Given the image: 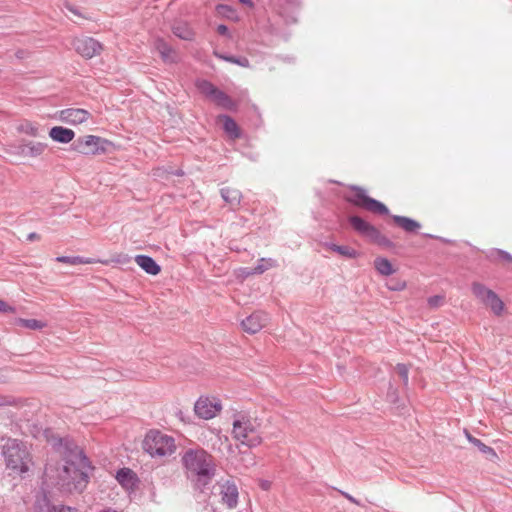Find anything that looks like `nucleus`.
Instances as JSON below:
<instances>
[{
    "instance_id": "1",
    "label": "nucleus",
    "mask_w": 512,
    "mask_h": 512,
    "mask_svg": "<svg viewBox=\"0 0 512 512\" xmlns=\"http://www.w3.org/2000/svg\"><path fill=\"white\" fill-rule=\"evenodd\" d=\"M182 463L200 490H203L215 475L214 459L203 449L187 450L182 456Z\"/></svg>"
},
{
    "instance_id": "2",
    "label": "nucleus",
    "mask_w": 512,
    "mask_h": 512,
    "mask_svg": "<svg viewBox=\"0 0 512 512\" xmlns=\"http://www.w3.org/2000/svg\"><path fill=\"white\" fill-rule=\"evenodd\" d=\"M260 422L246 412H235L232 416V437L249 448L257 447L262 442Z\"/></svg>"
},
{
    "instance_id": "3",
    "label": "nucleus",
    "mask_w": 512,
    "mask_h": 512,
    "mask_svg": "<svg viewBox=\"0 0 512 512\" xmlns=\"http://www.w3.org/2000/svg\"><path fill=\"white\" fill-rule=\"evenodd\" d=\"M143 450L152 458H167L176 452L175 439L159 430H150L142 443Z\"/></svg>"
},
{
    "instance_id": "4",
    "label": "nucleus",
    "mask_w": 512,
    "mask_h": 512,
    "mask_svg": "<svg viewBox=\"0 0 512 512\" xmlns=\"http://www.w3.org/2000/svg\"><path fill=\"white\" fill-rule=\"evenodd\" d=\"M3 454L8 468L20 474L29 470L31 458L25 443L8 439L3 447Z\"/></svg>"
},
{
    "instance_id": "5",
    "label": "nucleus",
    "mask_w": 512,
    "mask_h": 512,
    "mask_svg": "<svg viewBox=\"0 0 512 512\" xmlns=\"http://www.w3.org/2000/svg\"><path fill=\"white\" fill-rule=\"evenodd\" d=\"M87 483V475L78 469L73 463L63 465L56 482L61 488L72 491L82 490Z\"/></svg>"
},
{
    "instance_id": "6",
    "label": "nucleus",
    "mask_w": 512,
    "mask_h": 512,
    "mask_svg": "<svg viewBox=\"0 0 512 512\" xmlns=\"http://www.w3.org/2000/svg\"><path fill=\"white\" fill-rule=\"evenodd\" d=\"M473 295L486 307L499 316L504 310V303L499 296L491 289L479 282L472 283L471 286Z\"/></svg>"
},
{
    "instance_id": "7",
    "label": "nucleus",
    "mask_w": 512,
    "mask_h": 512,
    "mask_svg": "<svg viewBox=\"0 0 512 512\" xmlns=\"http://www.w3.org/2000/svg\"><path fill=\"white\" fill-rule=\"evenodd\" d=\"M352 190L353 194L347 198L349 202L376 214H389L388 208L380 201L369 197L364 189L353 187Z\"/></svg>"
},
{
    "instance_id": "8",
    "label": "nucleus",
    "mask_w": 512,
    "mask_h": 512,
    "mask_svg": "<svg viewBox=\"0 0 512 512\" xmlns=\"http://www.w3.org/2000/svg\"><path fill=\"white\" fill-rule=\"evenodd\" d=\"M108 144V141L102 139L101 137L94 135H87L81 138H78L73 146L74 149L85 155H95L105 152V145Z\"/></svg>"
},
{
    "instance_id": "9",
    "label": "nucleus",
    "mask_w": 512,
    "mask_h": 512,
    "mask_svg": "<svg viewBox=\"0 0 512 512\" xmlns=\"http://www.w3.org/2000/svg\"><path fill=\"white\" fill-rule=\"evenodd\" d=\"M221 409V402L217 398L200 397L194 406L197 416L205 420L214 418Z\"/></svg>"
},
{
    "instance_id": "10",
    "label": "nucleus",
    "mask_w": 512,
    "mask_h": 512,
    "mask_svg": "<svg viewBox=\"0 0 512 512\" xmlns=\"http://www.w3.org/2000/svg\"><path fill=\"white\" fill-rule=\"evenodd\" d=\"M73 46L77 53L87 59L98 55L102 50V45L91 37L76 38L73 41Z\"/></svg>"
},
{
    "instance_id": "11",
    "label": "nucleus",
    "mask_w": 512,
    "mask_h": 512,
    "mask_svg": "<svg viewBox=\"0 0 512 512\" xmlns=\"http://www.w3.org/2000/svg\"><path fill=\"white\" fill-rule=\"evenodd\" d=\"M268 321L269 317L265 312L256 311L242 320L241 326L245 332L255 334L265 327Z\"/></svg>"
},
{
    "instance_id": "12",
    "label": "nucleus",
    "mask_w": 512,
    "mask_h": 512,
    "mask_svg": "<svg viewBox=\"0 0 512 512\" xmlns=\"http://www.w3.org/2000/svg\"><path fill=\"white\" fill-rule=\"evenodd\" d=\"M89 116L90 113L87 110L80 108H68L59 112V119L72 125L84 123Z\"/></svg>"
},
{
    "instance_id": "13",
    "label": "nucleus",
    "mask_w": 512,
    "mask_h": 512,
    "mask_svg": "<svg viewBox=\"0 0 512 512\" xmlns=\"http://www.w3.org/2000/svg\"><path fill=\"white\" fill-rule=\"evenodd\" d=\"M47 148V144L41 142L29 141L22 143L16 147L17 154L25 157H37L44 153Z\"/></svg>"
},
{
    "instance_id": "14",
    "label": "nucleus",
    "mask_w": 512,
    "mask_h": 512,
    "mask_svg": "<svg viewBox=\"0 0 512 512\" xmlns=\"http://www.w3.org/2000/svg\"><path fill=\"white\" fill-rule=\"evenodd\" d=\"M221 497L222 501L229 507L235 508L238 503V488L230 481H226L221 486Z\"/></svg>"
},
{
    "instance_id": "15",
    "label": "nucleus",
    "mask_w": 512,
    "mask_h": 512,
    "mask_svg": "<svg viewBox=\"0 0 512 512\" xmlns=\"http://www.w3.org/2000/svg\"><path fill=\"white\" fill-rule=\"evenodd\" d=\"M349 222L353 229L364 237L371 238L375 234L376 227L359 216H351Z\"/></svg>"
},
{
    "instance_id": "16",
    "label": "nucleus",
    "mask_w": 512,
    "mask_h": 512,
    "mask_svg": "<svg viewBox=\"0 0 512 512\" xmlns=\"http://www.w3.org/2000/svg\"><path fill=\"white\" fill-rule=\"evenodd\" d=\"M49 136L55 142L69 143L73 140L75 133L71 129L64 128L62 126H55L50 129Z\"/></svg>"
},
{
    "instance_id": "17",
    "label": "nucleus",
    "mask_w": 512,
    "mask_h": 512,
    "mask_svg": "<svg viewBox=\"0 0 512 512\" xmlns=\"http://www.w3.org/2000/svg\"><path fill=\"white\" fill-rule=\"evenodd\" d=\"M135 262L141 267L146 273L150 275H157L161 271V267L155 262V260L146 255H137Z\"/></svg>"
},
{
    "instance_id": "18",
    "label": "nucleus",
    "mask_w": 512,
    "mask_h": 512,
    "mask_svg": "<svg viewBox=\"0 0 512 512\" xmlns=\"http://www.w3.org/2000/svg\"><path fill=\"white\" fill-rule=\"evenodd\" d=\"M155 48L160 53L163 61L165 62H175L176 61V53L175 51L163 40L157 39L155 41Z\"/></svg>"
},
{
    "instance_id": "19",
    "label": "nucleus",
    "mask_w": 512,
    "mask_h": 512,
    "mask_svg": "<svg viewBox=\"0 0 512 512\" xmlns=\"http://www.w3.org/2000/svg\"><path fill=\"white\" fill-rule=\"evenodd\" d=\"M392 219L406 232H416L421 227L419 222L405 216L392 215Z\"/></svg>"
},
{
    "instance_id": "20",
    "label": "nucleus",
    "mask_w": 512,
    "mask_h": 512,
    "mask_svg": "<svg viewBox=\"0 0 512 512\" xmlns=\"http://www.w3.org/2000/svg\"><path fill=\"white\" fill-rule=\"evenodd\" d=\"M175 36L182 40L191 41L194 38V32L185 22H176L172 27Z\"/></svg>"
},
{
    "instance_id": "21",
    "label": "nucleus",
    "mask_w": 512,
    "mask_h": 512,
    "mask_svg": "<svg viewBox=\"0 0 512 512\" xmlns=\"http://www.w3.org/2000/svg\"><path fill=\"white\" fill-rule=\"evenodd\" d=\"M221 196L225 202H227L231 207H236L240 204L241 200V192L237 189L233 188H222Z\"/></svg>"
},
{
    "instance_id": "22",
    "label": "nucleus",
    "mask_w": 512,
    "mask_h": 512,
    "mask_svg": "<svg viewBox=\"0 0 512 512\" xmlns=\"http://www.w3.org/2000/svg\"><path fill=\"white\" fill-rule=\"evenodd\" d=\"M219 120L223 123V129L225 132L232 138H239V128L237 123L229 116L222 115L219 117Z\"/></svg>"
},
{
    "instance_id": "23",
    "label": "nucleus",
    "mask_w": 512,
    "mask_h": 512,
    "mask_svg": "<svg viewBox=\"0 0 512 512\" xmlns=\"http://www.w3.org/2000/svg\"><path fill=\"white\" fill-rule=\"evenodd\" d=\"M217 105L224 109L233 110L235 108L234 101L223 91L217 89L211 98Z\"/></svg>"
},
{
    "instance_id": "24",
    "label": "nucleus",
    "mask_w": 512,
    "mask_h": 512,
    "mask_svg": "<svg viewBox=\"0 0 512 512\" xmlns=\"http://www.w3.org/2000/svg\"><path fill=\"white\" fill-rule=\"evenodd\" d=\"M277 261L272 258H261L257 264V266L252 271H247L245 269V275L251 274H262L270 268L276 267Z\"/></svg>"
},
{
    "instance_id": "25",
    "label": "nucleus",
    "mask_w": 512,
    "mask_h": 512,
    "mask_svg": "<svg viewBox=\"0 0 512 512\" xmlns=\"http://www.w3.org/2000/svg\"><path fill=\"white\" fill-rule=\"evenodd\" d=\"M374 267L378 273L384 276L392 275L395 272L391 262L386 258H376L374 261Z\"/></svg>"
},
{
    "instance_id": "26",
    "label": "nucleus",
    "mask_w": 512,
    "mask_h": 512,
    "mask_svg": "<svg viewBox=\"0 0 512 512\" xmlns=\"http://www.w3.org/2000/svg\"><path fill=\"white\" fill-rule=\"evenodd\" d=\"M116 479L121 485L130 487L133 485L134 473L128 468H123L117 472Z\"/></svg>"
},
{
    "instance_id": "27",
    "label": "nucleus",
    "mask_w": 512,
    "mask_h": 512,
    "mask_svg": "<svg viewBox=\"0 0 512 512\" xmlns=\"http://www.w3.org/2000/svg\"><path fill=\"white\" fill-rule=\"evenodd\" d=\"M15 324L20 327H24L31 330H40L46 326V324L42 321L36 319H23L18 318L15 321Z\"/></svg>"
},
{
    "instance_id": "28",
    "label": "nucleus",
    "mask_w": 512,
    "mask_h": 512,
    "mask_svg": "<svg viewBox=\"0 0 512 512\" xmlns=\"http://www.w3.org/2000/svg\"><path fill=\"white\" fill-rule=\"evenodd\" d=\"M215 55L222 60L239 65L241 67L248 68L250 66V62L246 57L228 56V55L219 54V53H216Z\"/></svg>"
},
{
    "instance_id": "29",
    "label": "nucleus",
    "mask_w": 512,
    "mask_h": 512,
    "mask_svg": "<svg viewBox=\"0 0 512 512\" xmlns=\"http://www.w3.org/2000/svg\"><path fill=\"white\" fill-rule=\"evenodd\" d=\"M197 88L202 94H204L205 96H207L210 99L212 98V96L214 95L216 90L218 89L211 82L206 81V80L198 81Z\"/></svg>"
},
{
    "instance_id": "30",
    "label": "nucleus",
    "mask_w": 512,
    "mask_h": 512,
    "mask_svg": "<svg viewBox=\"0 0 512 512\" xmlns=\"http://www.w3.org/2000/svg\"><path fill=\"white\" fill-rule=\"evenodd\" d=\"M18 131L25 133L27 135L33 136V137L39 136L38 126L30 121H25V122L21 123L18 126Z\"/></svg>"
},
{
    "instance_id": "31",
    "label": "nucleus",
    "mask_w": 512,
    "mask_h": 512,
    "mask_svg": "<svg viewBox=\"0 0 512 512\" xmlns=\"http://www.w3.org/2000/svg\"><path fill=\"white\" fill-rule=\"evenodd\" d=\"M56 261L61 262V263H67V264H70V265L94 263V261H92L90 259H84V258L79 257V256H75V257L59 256V257L56 258Z\"/></svg>"
},
{
    "instance_id": "32",
    "label": "nucleus",
    "mask_w": 512,
    "mask_h": 512,
    "mask_svg": "<svg viewBox=\"0 0 512 512\" xmlns=\"http://www.w3.org/2000/svg\"><path fill=\"white\" fill-rule=\"evenodd\" d=\"M370 240L384 248H390L393 246V243L386 236L381 234L378 229H376L375 234L372 235Z\"/></svg>"
},
{
    "instance_id": "33",
    "label": "nucleus",
    "mask_w": 512,
    "mask_h": 512,
    "mask_svg": "<svg viewBox=\"0 0 512 512\" xmlns=\"http://www.w3.org/2000/svg\"><path fill=\"white\" fill-rule=\"evenodd\" d=\"M216 11L220 16L226 17L228 19L236 18V12L231 6L219 4L216 7Z\"/></svg>"
},
{
    "instance_id": "34",
    "label": "nucleus",
    "mask_w": 512,
    "mask_h": 512,
    "mask_svg": "<svg viewBox=\"0 0 512 512\" xmlns=\"http://www.w3.org/2000/svg\"><path fill=\"white\" fill-rule=\"evenodd\" d=\"M7 381V378L5 375H3L2 372H0V384L5 383ZM16 405V400L11 396L6 395H0V407L4 406H14Z\"/></svg>"
},
{
    "instance_id": "35",
    "label": "nucleus",
    "mask_w": 512,
    "mask_h": 512,
    "mask_svg": "<svg viewBox=\"0 0 512 512\" xmlns=\"http://www.w3.org/2000/svg\"><path fill=\"white\" fill-rule=\"evenodd\" d=\"M495 255L499 256L505 261L512 263V255L501 249H492L487 254V258L491 261L495 260Z\"/></svg>"
},
{
    "instance_id": "36",
    "label": "nucleus",
    "mask_w": 512,
    "mask_h": 512,
    "mask_svg": "<svg viewBox=\"0 0 512 512\" xmlns=\"http://www.w3.org/2000/svg\"><path fill=\"white\" fill-rule=\"evenodd\" d=\"M475 446L479 449V451L481 453L486 455L487 458H489V459L497 458V455H496V452L494 451V449L487 446L486 444H484L481 440H479Z\"/></svg>"
},
{
    "instance_id": "37",
    "label": "nucleus",
    "mask_w": 512,
    "mask_h": 512,
    "mask_svg": "<svg viewBox=\"0 0 512 512\" xmlns=\"http://www.w3.org/2000/svg\"><path fill=\"white\" fill-rule=\"evenodd\" d=\"M336 253L346 257V258H356L358 253L356 250L349 246L339 245V248L336 249Z\"/></svg>"
},
{
    "instance_id": "38",
    "label": "nucleus",
    "mask_w": 512,
    "mask_h": 512,
    "mask_svg": "<svg viewBox=\"0 0 512 512\" xmlns=\"http://www.w3.org/2000/svg\"><path fill=\"white\" fill-rule=\"evenodd\" d=\"M395 370L398 373V375L401 377L404 385H407L408 380H409L407 366L405 364H397V366L395 367Z\"/></svg>"
},
{
    "instance_id": "39",
    "label": "nucleus",
    "mask_w": 512,
    "mask_h": 512,
    "mask_svg": "<svg viewBox=\"0 0 512 512\" xmlns=\"http://www.w3.org/2000/svg\"><path fill=\"white\" fill-rule=\"evenodd\" d=\"M427 302H428V305L430 306V308L435 309V308H438L443 305L444 297L441 295H434V296L429 297Z\"/></svg>"
},
{
    "instance_id": "40",
    "label": "nucleus",
    "mask_w": 512,
    "mask_h": 512,
    "mask_svg": "<svg viewBox=\"0 0 512 512\" xmlns=\"http://www.w3.org/2000/svg\"><path fill=\"white\" fill-rule=\"evenodd\" d=\"M37 507L39 508L40 512H52V508L47 501L46 496H44L41 501H37Z\"/></svg>"
},
{
    "instance_id": "41",
    "label": "nucleus",
    "mask_w": 512,
    "mask_h": 512,
    "mask_svg": "<svg viewBox=\"0 0 512 512\" xmlns=\"http://www.w3.org/2000/svg\"><path fill=\"white\" fill-rule=\"evenodd\" d=\"M390 290L400 291L403 290L406 286V283L403 281H395L387 285Z\"/></svg>"
},
{
    "instance_id": "42",
    "label": "nucleus",
    "mask_w": 512,
    "mask_h": 512,
    "mask_svg": "<svg viewBox=\"0 0 512 512\" xmlns=\"http://www.w3.org/2000/svg\"><path fill=\"white\" fill-rule=\"evenodd\" d=\"M0 312H14V308L0 299Z\"/></svg>"
},
{
    "instance_id": "43",
    "label": "nucleus",
    "mask_w": 512,
    "mask_h": 512,
    "mask_svg": "<svg viewBox=\"0 0 512 512\" xmlns=\"http://www.w3.org/2000/svg\"><path fill=\"white\" fill-rule=\"evenodd\" d=\"M259 486H260L263 490L267 491V490H269V489H270V487H271V482H270V481H268V480H260V481H259Z\"/></svg>"
},
{
    "instance_id": "44",
    "label": "nucleus",
    "mask_w": 512,
    "mask_h": 512,
    "mask_svg": "<svg viewBox=\"0 0 512 512\" xmlns=\"http://www.w3.org/2000/svg\"><path fill=\"white\" fill-rule=\"evenodd\" d=\"M54 512H76L75 509L71 508V507H65V506H61L59 508H53Z\"/></svg>"
},
{
    "instance_id": "45",
    "label": "nucleus",
    "mask_w": 512,
    "mask_h": 512,
    "mask_svg": "<svg viewBox=\"0 0 512 512\" xmlns=\"http://www.w3.org/2000/svg\"><path fill=\"white\" fill-rule=\"evenodd\" d=\"M27 240L28 241H37V240H40V235L35 233V232H31L28 234L27 236Z\"/></svg>"
},
{
    "instance_id": "46",
    "label": "nucleus",
    "mask_w": 512,
    "mask_h": 512,
    "mask_svg": "<svg viewBox=\"0 0 512 512\" xmlns=\"http://www.w3.org/2000/svg\"><path fill=\"white\" fill-rule=\"evenodd\" d=\"M217 32L221 35H226L228 33V28L225 25H219L217 27Z\"/></svg>"
},
{
    "instance_id": "47",
    "label": "nucleus",
    "mask_w": 512,
    "mask_h": 512,
    "mask_svg": "<svg viewBox=\"0 0 512 512\" xmlns=\"http://www.w3.org/2000/svg\"><path fill=\"white\" fill-rule=\"evenodd\" d=\"M466 434V437L468 439V441L473 444L474 446L476 445V443L479 441V439L473 437L470 433H468L467 431L465 432Z\"/></svg>"
},
{
    "instance_id": "48",
    "label": "nucleus",
    "mask_w": 512,
    "mask_h": 512,
    "mask_svg": "<svg viewBox=\"0 0 512 512\" xmlns=\"http://www.w3.org/2000/svg\"><path fill=\"white\" fill-rule=\"evenodd\" d=\"M323 245H324V247L332 250L333 252H336V249L339 248V245L334 244V243H324Z\"/></svg>"
},
{
    "instance_id": "49",
    "label": "nucleus",
    "mask_w": 512,
    "mask_h": 512,
    "mask_svg": "<svg viewBox=\"0 0 512 512\" xmlns=\"http://www.w3.org/2000/svg\"><path fill=\"white\" fill-rule=\"evenodd\" d=\"M342 494H343V495H344V496H345V497H346L350 502L355 503V504H358V502L356 501V499H355L353 496L349 495L348 493H342Z\"/></svg>"
},
{
    "instance_id": "50",
    "label": "nucleus",
    "mask_w": 512,
    "mask_h": 512,
    "mask_svg": "<svg viewBox=\"0 0 512 512\" xmlns=\"http://www.w3.org/2000/svg\"><path fill=\"white\" fill-rule=\"evenodd\" d=\"M16 56H17V58L22 59V58H24V52L23 51H18L16 53Z\"/></svg>"
},
{
    "instance_id": "51",
    "label": "nucleus",
    "mask_w": 512,
    "mask_h": 512,
    "mask_svg": "<svg viewBox=\"0 0 512 512\" xmlns=\"http://www.w3.org/2000/svg\"><path fill=\"white\" fill-rule=\"evenodd\" d=\"M239 2L243 3V4H247L249 6L252 5L251 1L250 0H238Z\"/></svg>"
},
{
    "instance_id": "52",
    "label": "nucleus",
    "mask_w": 512,
    "mask_h": 512,
    "mask_svg": "<svg viewBox=\"0 0 512 512\" xmlns=\"http://www.w3.org/2000/svg\"><path fill=\"white\" fill-rule=\"evenodd\" d=\"M68 9L70 10V12L76 13V11L73 8L68 7Z\"/></svg>"
},
{
    "instance_id": "53",
    "label": "nucleus",
    "mask_w": 512,
    "mask_h": 512,
    "mask_svg": "<svg viewBox=\"0 0 512 512\" xmlns=\"http://www.w3.org/2000/svg\"><path fill=\"white\" fill-rule=\"evenodd\" d=\"M50 468H46V474L49 475Z\"/></svg>"
}]
</instances>
